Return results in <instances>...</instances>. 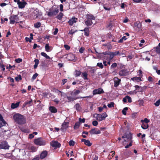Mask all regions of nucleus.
Here are the masks:
<instances>
[{"mask_svg": "<svg viewBox=\"0 0 160 160\" xmlns=\"http://www.w3.org/2000/svg\"><path fill=\"white\" fill-rule=\"evenodd\" d=\"M156 52L157 53H160V47L158 46L157 47L155 48Z\"/></svg>", "mask_w": 160, "mask_h": 160, "instance_id": "obj_42", "label": "nucleus"}, {"mask_svg": "<svg viewBox=\"0 0 160 160\" xmlns=\"http://www.w3.org/2000/svg\"><path fill=\"white\" fill-rule=\"evenodd\" d=\"M129 72L128 71L125 69H122L119 72L118 74L120 76H123L127 75L129 74Z\"/></svg>", "mask_w": 160, "mask_h": 160, "instance_id": "obj_11", "label": "nucleus"}, {"mask_svg": "<svg viewBox=\"0 0 160 160\" xmlns=\"http://www.w3.org/2000/svg\"><path fill=\"white\" fill-rule=\"evenodd\" d=\"M127 38L126 36H123L122 38L120 39L118 41L119 43H121L122 42L123 40H126Z\"/></svg>", "mask_w": 160, "mask_h": 160, "instance_id": "obj_36", "label": "nucleus"}, {"mask_svg": "<svg viewBox=\"0 0 160 160\" xmlns=\"http://www.w3.org/2000/svg\"><path fill=\"white\" fill-rule=\"evenodd\" d=\"M128 109V108L127 107H125L122 110V114L124 115H126V112L127 111Z\"/></svg>", "mask_w": 160, "mask_h": 160, "instance_id": "obj_37", "label": "nucleus"}, {"mask_svg": "<svg viewBox=\"0 0 160 160\" xmlns=\"http://www.w3.org/2000/svg\"><path fill=\"white\" fill-rule=\"evenodd\" d=\"M74 107L77 109V110L79 111L80 109V105L79 104L77 103L74 106Z\"/></svg>", "mask_w": 160, "mask_h": 160, "instance_id": "obj_38", "label": "nucleus"}, {"mask_svg": "<svg viewBox=\"0 0 160 160\" xmlns=\"http://www.w3.org/2000/svg\"><path fill=\"white\" fill-rule=\"evenodd\" d=\"M117 66V64L116 63H114L111 66V67L112 68H115Z\"/></svg>", "mask_w": 160, "mask_h": 160, "instance_id": "obj_54", "label": "nucleus"}, {"mask_svg": "<svg viewBox=\"0 0 160 160\" xmlns=\"http://www.w3.org/2000/svg\"><path fill=\"white\" fill-rule=\"evenodd\" d=\"M160 99L157 101L154 104L156 106H158L160 104Z\"/></svg>", "mask_w": 160, "mask_h": 160, "instance_id": "obj_52", "label": "nucleus"}, {"mask_svg": "<svg viewBox=\"0 0 160 160\" xmlns=\"http://www.w3.org/2000/svg\"><path fill=\"white\" fill-rule=\"evenodd\" d=\"M96 118L97 120L99 121L102 120L108 116L106 113L105 112L102 114H96Z\"/></svg>", "mask_w": 160, "mask_h": 160, "instance_id": "obj_5", "label": "nucleus"}, {"mask_svg": "<svg viewBox=\"0 0 160 160\" xmlns=\"http://www.w3.org/2000/svg\"><path fill=\"white\" fill-rule=\"evenodd\" d=\"M87 20L85 22V24L87 26H90L92 24V20L95 19V17L92 14H88L87 15Z\"/></svg>", "mask_w": 160, "mask_h": 160, "instance_id": "obj_2", "label": "nucleus"}, {"mask_svg": "<svg viewBox=\"0 0 160 160\" xmlns=\"http://www.w3.org/2000/svg\"><path fill=\"white\" fill-rule=\"evenodd\" d=\"M141 127L143 129H145L148 128V125L147 123L142 122V123L141 125Z\"/></svg>", "mask_w": 160, "mask_h": 160, "instance_id": "obj_26", "label": "nucleus"}, {"mask_svg": "<svg viewBox=\"0 0 160 160\" xmlns=\"http://www.w3.org/2000/svg\"><path fill=\"white\" fill-rule=\"evenodd\" d=\"M0 120L2 122L3 124H5L6 122L5 120L3 119V118L1 114H0Z\"/></svg>", "mask_w": 160, "mask_h": 160, "instance_id": "obj_40", "label": "nucleus"}, {"mask_svg": "<svg viewBox=\"0 0 160 160\" xmlns=\"http://www.w3.org/2000/svg\"><path fill=\"white\" fill-rule=\"evenodd\" d=\"M135 27H137L139 29H140L141 27V24L140 22H136L134 24Z\"/></svg>", "mask_w": 160, "mask_h": 160, "instance_id": "obj_29", "label": "nucleus"}, {"mask_svg": "<svg viewBox=\"0 0 160 160\" xmlns=\"http://www.w3.org/2000/svg\"><path fill=\"white\" fill-rule=\"evenodd\" d=\"M126 138H127V141H132L131 140L132 138V136L130 133L126 134Z\"/></svg>", "mask_w": 160, "mask_h": 160, "instance_id": "obj_23", "label": "nucleus"}, {"mask_svg": "<svg viewBox=\"0 0 160 160\" xmlns=\"http://www.w3.org/2000/svg\"><path fill=\"white\" fill-rule=\"evenodd\" d=\"M97 66L100 67L101 68H103V65L101 62H98L97 63Z\"/></svg>", "mask_w": 160, "mask_h": 160, "instance_id": "obj_44", "label": "nucleus"}, {"mask_svg": "<svg viewBox=\"0 0 160 160\" xmlns=\"http://www.w3.org/2000/svg\"><path fill=\"white\" fill-rule=\"evenodd\" d=\"M51 145L55 148H59L61 146L60 143L56 141H53L51 142Z\"/></svg>", "mask_w": 160, "mask_h": 160, "instance_id": "obj_9", "label": "nucleus"}, {"mask_svg": "<svg viewBox=\"0 0 160 160\" xmlns=\"http://www.w3.org/2000/svg\"><path fill=\"white\" fill-rule=\"evenodd\" d=\"M77 31V30H76L75 31H73L72 29L71 30L69 31V32H68V34L72 35L74 34L75 32Z\"/></svg>", "mask_w": 160, "mask_h": 160, "instance_id": "obj_49", "label": "nucleus"}, {"mask_svg": "<svg viewBox=\"0 0 160 160\" xmlns=\"http://www.w3.org/2000/svg\"><path fill=\"white\" fill-rule=\"evenodd\" d=\"M81 72L80 71L76 70L74 72V74L76 77L79 76L81 75Z\"/></svg>", "mask_w": 160, "mask_h": 160, "instance_id": "obj_27", "label": "nucleus"}, {"mask_svg": "<svg viewBox=\"0 0 160 160\" xmlns=\"http://www.w3.org/2000/svg\"><path fill=\"white\" fill-rule=\"evenodd\" d=\"M25 40H26V41L27 42H31L32 41L31 39L30 38H29L28 37H26Z\"/></svg>", "mask_w": 160, "mask_h": 160, "instance_id": "obj_61", "label": "nucleus"}, {"mask_svg": "<svg viewBox=\"0 0 160 160\" xmlns=\"http://www.w3.org/2000/svg\"><path fill=\"white\" fill-rule=\"evenodd\" d=\"M68 122H66L64 121L61 126V130L63 132L65 131L68 127Z\"/></svg>", "mask_w": 160, "mask_h": 160, "instance_id": "obj_7", "label": "nucleus"}, {"mask_svg": "<svg viewBox=\"0 0 160 160\" xmlns=\"http://www.w3.org/2000/svg\"><path fill=\"white\" fill-rule=\"evenodd\" d=\"M132 80H133V81H137L138 82L141 81V78L140 77H134V78H132Z\"/></svg>", "mask_w": 160, "mask_h": 160, "instance_id": "obj_34", "label": "nucleus"}, {"mask_svg": "<svg viewBox=\"0 0 160 160\" xmlns=\"http://www.w3.org/2000/svg\"><path fill=\"white\" fill-rule=\"evenodd\" d=\"M80 92V91L78 90H76L73 92H72L71 93V95L75 97Z\"/></svg>", "mask_w": 160, "mask_h": 160, "instance_id": "obj_25", "label": "nucleus"}, {"mask_svg": "<svg viewBox=\"0 0 160 160\" xmlns=\"http://www.w3.org/2000/svg\"><path fill=\"white\" fill-rule=\"evenodd\" d=\"M80 125V122H76L75 124L74 127V128L75 129H76L79 128Z\"/></svg>", "mask_w": 160, "mask_h": 160, "instance_id": "obj_30", "label": "nucleus"}, {"mask_svg": "<svg viewBox=\"0 0 160 160\" xmlns=\"http://www.w3.org/2000/svg\"><path fill=\"white\" fill-rule=\"evenodd\" d=\"M22 59L21 58H18L15 60V62L17 63H19L22 62Z\"/></svg>", "mask_w": 160, "mask_h": 160, "instance_id": "obj_51", "label": "nucleus"}, {"mask_svg": "<svg viewBox=\"0 0 160 160\" xmlns=\"http://www.w3.org/2000/svg\"><path fill=\"white\" fill-rule=\"evenodd\" d=\"M30 149L33 152H34L36 151V148L34 146H31L30 147Z\"/></svg>", "mask_w": 160, "mask_h": 160, "instance_id": "obj_57", "label": "nucleus"}, {"mask_svg": "<svg viewBox=\"0 0 160 160\" xmlns=\"http://www.w3.org/2000/svg\"><path fill=\"white\" fill-rule=\"evenodd\" d=\"M98 111L100 112H101L102 111L103 109V108H102V107H99L98 108Z\"/></svg>", "mask_w": 160, "mask_h": 160, "instance_id": "obj_64", "label": "nucleus"}, {"mask_svg": "<svg viewBox=\"0 0 160 160\" xmlns=\"http://www.w3.org/2000/svg\"><path fill=\"white\" fill-rule=\"evenodd\" d=\"M92 124L94 126H96L98 124V122L96 121H94L92 122Z\"/></svg>", "mask_w": 160, "mask_h": 160, "instance_id": "obj_56", "label": "nucleus"}, {"mask_svg": "<svg viewBox=\"0 0 160 160\" xmlns=\"http://www.w3.org/2000/svg\"><path fill=\"white\" fill-rule=\"evenodd\" d=\"M142 122L147 123L148 124V123L150 121L147 118H145L144 120H141V121Z\"/></svg>", "mask_w": 160, "mask_h": 160, "instance_id": "obj_41", "label": "nucleus"}, {"mask_svg": "<svg viewBox=\"0 0 160 160\" xmlns=\"http://www.w3.org/2000/svg\"><path fill=\"white\" fill-rule=\"evenodd\" d=\"M132 141H131V142H130L129 144L128 145H126L125 146V148H128L129 147H130V146H132Z\"/></svg>", "mask_w": 160, "mask_h": 160, "instance_id": "obj_53", "label": "nucleus"}, {"mask_svg": "<svg viewBox=\"0 0 160 160\" xmlns=\"http://www.w3.org/2000/svg\"><path fill=\"white\" fill-rule=\"evenodd\" d=\"M0 67L2 68V70L4 71L5 70V66L3 64L0 63Z\"/></svg>", "mask_w": 160, "mask_h": 160, "instance_id": "obj_60", "label": "nucleus"}, {"mask_svg": "<svg viewBox=\"0 0 160 160\" xmlns=\"http://www.w3.org/2000/svg\"><path fill=\"white\" fill-rule=\"evenodd\" d=\"M20 102H17L16 103H12L11 105V108L12 109H14L18 107L19 106Z\"/></svg>", "mask_w": 160, "mask_h": 160, "instance_id": "obj_22", "label": "nucleus"}, {"mask_svg": "<svg viewBox=\"0 0 160 160\" xmlns=\"http://www.w3.org/2000/svg\"><path fill=\"white\" fill-rule=\"evenodd\" d=\"M51 47L49 46V44H46L45 46V50L47 52H49L51 50Z\"/></svg>", "mask_w": 160, "mask_h": 160, "instance_id": "obj_28", "label": "nucleus"}, {"mask_svg": "<svg viewBox=\"0 0 160 160\" xmlns=\"http://www.w3.org/2000/svg\"><path fill=\"white\" fill-rule=\"evenodd\" d=\"M126 98L128 102H132V99L130 97L128 96H126Z\"/></svg>", "mask_w": 160, "mask_h": 160, "instance_id": "obj_48", "label": "nucleus"}, {"mask_svg": "<svg viewBox=\"0 0 160 160\" xmlns=\"http://www.w3.org/2000/svg\"><path fill=\"white\" fill-rule=\"evenodd\" d=\"M48 152L46 151H43L40 155V158L41 159L44 158L47 156Z\"/></svg>", "mask_w": 160, "mask_h": 160, "instance_id": "obj_20", "label": "nucleus"}, {"mask_svg": "<svg viewBox=\"0 0 160 160\" xmlns=\"http://www.w3.org/2000/svg\"><path fill=\"white\" fill-rule=\"evenodd\" d=\"M113 80L114 81V86L115 87H117L119 84L121 80L116 77L114 78Z\"/></svg>", "mask_w": 160, "mask_h": 160, "instance_id": "obj_14", "label": "nucleus"}, {"mask_svg": "<svg viewBox=\"0 0 160 160\" xmlns=\"http://www.w3.org/2000/svg\"><path fill=\"white\" fill-rule=\"evenodd\" d=\"M49 110L52 113H56L57 112V109L53 106H50L49 107Z\"/></svg>", "mask_w": 160, "mask_h": 160, "instance_id": "obj_21", "label": "nucleus"}, {"mask_svg": "<svg viewBox=\"0 0 160 160\" xmlns=\"http://www.w3.org/2000/svg\"><path fill=\"white\" fill-rule=\"evenodd\" d=\"M89 28H85L83 30H80L81 31L84 32V35L86 36H88L89 34Z\"/></svg>", "mask_w": 160, "mask_h": 160, "instance_id": "obj_16", "label": "nucleus"}, {"mask_svg": "<svg viewBox=\"0 0 160 160\" xmlns=\"http://www.w3.org/2000/svg\"><path fill=\"white\" fill-rule=\"evenodd\" d=\"M138 104L140 106H142L143 103V102L142 100H139L138 101Z\"/></svg>", "mask_w": 160, "mask_h": 160, "instance_id": "obj_55", "label": "nucleus"}, {"mask_svg": "<svg viewBox=\"0 0 160 160\" xmlns=\"http://www.w3.org/2000/svg\"><path fill=\"white\" fill-rule=\"evenodd\" d=\"M109 55L110 56L109 58L110 59H112L115 56L113 52H109Z\"/></svg>", "mask_w": 160, "mask_h": 160, "instance_id": "obj_39", "label": "nucleus"}, {"mask_svg": "<svg viewBox=\"0 0 160 160\" xmlns=\"http://www.w3.org/2000/svg\"><path fill=\"white\" fill-rule=\"evenodd\" d=\"M38 73H35L33 75V76L32 77V79L33 80L35 79L36 78H37V77L38 76Z\"/></svg>", "mask_w": 160, "mask_h": 160, "instance_id": "obj_50", "label": "nucleus"}, {"mask_svg": "<svg viewBox=\"0 0 160 160\" xmlns=\"http://www.w3.org/2000/svg\"><path fill=\"white\" fill-rule=\"evenodd\" d=\"M67 79H63L62 80V84L64 85L65 83L67 82Z\"/></svg>", "mask_w": 160, "mask_h": 160, "instance_id": "obj_62", "label": "nucleus"}, {"mask_svg": "<svg viewBox=\"0 0 160 160\" xmlns=\"http://www.w3.org/2000/svg\"><path fill=\"white\" fill-rule=\"evenodd\" d=\"M77 20V18H72L68 22L70 25H72L74 23H75L77 22L76 20Z\"/></svg>", "mask_w": 160, "mask_h": 160, "instance_id": "obj_17", "label": "nucleus"}, {"mask_svg": "<svg viewBox=\"0 0 160 160\" xmlns=\"http://www.w3.org/2000/svg\"><path fill=\"white\" fill-rule=\"evenodd\" d=\"M59 10L58 8H54V7L51 8L50 12L48 13V15L49 17H52L55 16L58 13Z\"/></svg>", "mask_w": 160, "mask_h": 160, "instance_id": "obj_4", "label": "nucleus"}, {"mask_svg": "<svg viewBox=\"0 0 160 160\" xmlns=\"http://www.w3.org/2000/svg\"><path fill=\"white\" fill-rule=\"evenodd\" d=\"M15 80L17 81H18L22 79V77L21 75H19L18 77H16L15 78Z\"/></svg>", "mask_w": 160, "mask_h": 160, "instance_id": "obj_46", "label": "nucleus"}, {"mask_svg": "<svg viewBox=\"0 0 160 160\" xmlns=\"http://www.w3.org/2000/svg\"><path fill=\"white\" fill-rule=\"evenodd\" d=\"M114 103L113 102H111L110 104H108V106L109 108H112L114 107Z\"/></svg>", "mask_w": 160, "mask_h": 160, "instance_id": "obj_47", "label": "nucleus"}, {"mask_svg": "<svg viewBox=\"0 0 160 160\" xmlns=\"http://www.w3.org/2000/svg\"><path fill=\"white\" fill-rule=\"evenodd\" d=\"M104 93L103 90L101 88H98L97 89H95L93 91V95H96L97 94H100Z\"/></svg>", "mask_w": 160, "mask_h": 160, "instance_id": "obj_10", "label": "nucleus"}, {"mask_svg": "<svg viewBox=\"0 0 160 160\" xmlns=\"http://www.w3.org/2000/svg\"><path fill=\"white\" fill-rule=\"evenodd\" d=\"M27 4L25 1L22 2H20L19 0L18 1V7L20 8H24L25 5Z\"/></svg>", "mask_w": 160, "mask_h": 160, "instance_id": "obj_13", "label": "nucleus"}, {"mask_svg": "<svg viewBox=\"0 0 160 160\" xmlns=\"http://www.w3.org/2000/svg\"><path fill=\"white\" fill-rule=\"evenodd\" d=\"M91 98V97L90 96L88 97H78V98H76V97L73 96H67V98L68 100V102H71V101H73L75 100L77 98Z\"/></svg>", "mask_w": 160, "mask_h": 160, "instance_id": "obj_8", "label": "nucleus"}, {"mask_svg": "<svg viewBox=\"0 0 160 160\" xmlns=\"http://www.w3.org/2000/svg\"><path fill=\"white\" fill-rule=\"evenodd\" d=\"M41 54L42 56L45 57L46 59H50V57L48 56L45 53L42 52L41 53Z\"/></svg>", "mask_w": 160, "mask_h": 160, "instance_id": "obj_31", "label": "nucleus"}, {"mask_svg": "<svg viewBox=\"0 0 160 160\" xmlns=\"http://www.w3.org/2000/svg\"><path fill=\"white\" fill-rule=\"evenodd\" d=\"M89 132L91 134H97L101 133V131L97 128H92L89 131Z\"/></svg>", "mask_w": 160, "mask_h": 160, "instance_id": "obj_12", "label": "nucleus"}, {"mask_svg": "<svg viewBox=\"0 0 160 160\" xmlns=\"http://www.w3.org/2000/svg\"><path fill=\"white\" fill-rule=\"evenodd\" d=\"M64 47L66 50H69L70 49V47L67 45H64Z\"/></svg>", "mask_w": 160, "mask_h": 160, "instance_id": "obj_58", "label": "nucleus"}, {"mask_svg": "<svg viewBox=\"0 0 160 160\" xmlns=\"http://www.w3.org/2000/svg\"><path fill=\"white\" fill-rule=\"evenodd\" d=\"M135 87L136 88V90H138V92H142V87H139L138 85L135 86Z\"/></svg>", "mask_w": 160, "mask_h": 160, "instance_id": "obj_24", "label": "nucleus"}, {"mask_svg": "<svg viewBox=\"0 0 160 160\" xmlns=\"http://www.w3.org/2000/svg\"><path fill=\"white\" fill-rule=\"evenodd\" d=\"M13 119L15 122L19 124H22L26 122V119L24 116L19 113L13 115Z\"/></svg>", "mask_w": 160, "mask_h": 160, "instance_id": "obj_1", "label": "nucleus"}, {"mask_svg": "<svg viewBox=\"0 0 160 160\" xmlns=\"http://www.w3.org/2000/svg\"><path fill=\"white\" fill-rule=\"evenodd\" d=\"M17 16H12L10 18V23L11 24H14L17 21Z\"/></svg>", "mask_w": 160, "mask_h": 160, "instance_id": "obj_15", "label": "nucleus"}, {"mask_svg": "<svg viewBox=\"0 0 160 160\" xmlns=\"http://www.w3.org/2000/svg\"><path fill=\"white\" fill-rule=\"evenodd\" d=\"M69 143L70 146H73L75 143V142L73 141V140H71L69 142Z\"/></svg>", "mask_w": 160, "mask_h": 160, "instance_id": "obj_45", "label": "nucleus"}, {"mask_svg": "<svg viewBox=\"0 0 160 160\" xmlns=\"http://www.w3.org/2000/svg\"><path fill=\"white\" fill-rule=\"evenodd\" d=\"M79 122H80V124H81V123H84L85 122V118H82L81 119L80 118H79Z\"/></svg>", "mask_w": 160, "mask_h": 160, "instance_id": "obj_43", "label": "nucleus"}, {"mask_svg": "<svg viewBox=\"0 0 160 160\" xmlns=\"http://www.w3.org/2000/svg\"><path fill=\"white\" fill-rule=\"evenodd\" d=\"M84 50V48L82 47L81 48H80L79 51L80 52L82 53L83 52V51Z\"/></svg>", "mask_w": 160, "mask_h": 160, "instance_id": "obj_59", "label": "nucleus"}, {"mask_svg": "<svg viewBox=\"0 0 160 160\" xmlns=\"http://www.w3.org/2000/svg\"><path fill=\"white\" fill-rule=\"evenodd\" d=\"M58 29L57 28H56L55 29L54 31L53 32V34L54 35H56L58 33Z\"/></svg>", "mask_w": 160, "mask_h": 160, "instance_id": "obj_63", "label": "nucleus"}, {"mask_svg": "<svg viewBox=\"0 0 160 160\" xmlns=\"http://www.w3.org/2000/svg\"><path fill=\"white\" fill-rule=\"evenodd\" d=\"M9 146L6 144L2 143L0 144V148L5 149H8Z\"/></svg>", "mask_w": 160, "mask_h": 160, "instance_id": "obj_19", "label": "nucleus"}, {"mask_svg": "<svg viewBox=\"0 0 160 160\" xmlns=\"http://www.w3.org/2000/svg\"><path fill=\"white\" fill-rule=\"evenodd\" d=\"M34 143L38 146H44L46 144V142L41 138H38L34 140Z\"/></svg>", "mask_w": 160, "mask_h": 160, "instance_id": "obj_3", "label": "nucleus"}, {"mask_svg": "<svg viewBox=\"0 0 160 160\" xmlns=\"http://www.w3.org/2000/svg\"><path fill=\"white\" fill-rule=\"evenodd\" d=\"M41 15V12H39V10L38 9L35 10L32 14L33 18L34 19H36L39 17Z\"/></svg>", "mask_w": 160, "mask_h": 160, "instance_id": "obj_6", "label": "nucleus"}, {"mask_svg": "<svg viewBox=\"0 0 160 160\" xmlns=\"http://www.w3.org/2000/svg\"><path fill=\"white\" fill-rule=\"evenodd\" d=\"M62 16L63 13L62 12H60L59 15L56 17V18L59 20H61L62 17Z\"/></svg>", "mask_w": 160, "mask_h": 160, "instance_id": "obj_35", "label": "nucleus"}, {"mask_svg": "<svg viewBox=\"0 0 160 160\" xmlns=\"http://www.w3.org/2000/svg\"><path fill=\"white\" fill-rule=\"evenodd\" d=\"M82 77L84 78V80H88L87 78L88 74L86 72H84L82 73Z\"/></svg>", "mask_w": 160, "mask_h": 160, "instance_id": "obj_32", "label": "nucleus"}, {"mask_svg": "<svg viewBox=\"0 0 160 160\" xmlns=\"http://www.w3.org/2000/svg\"><path fill=\"white\" fill-rule=\"evenodd\" d=\"M41 23L40 22H37L34 24V26L35 28H38L41 26Z\"/></svg>", "mask_w": 160, "mask_h": 160, "instance_id": "obj_33", "label": "nucleus"}, {"mask_svg": "<svg viewBox=\"0 0 160 160\" xmlns=\"http://www.w3.org/2000/svg\"><path fill=\"white\" fill-rule=\"evenodd\" d=\"M81 141L82 142H84V144L88 146H90L92 143H91L89 140H86L84 139H82Z\"/></svg>", "mask_w": 160, "mask_h": 160, "instance_id": "obj_18", "label": "nucleus"}]
</instances>
